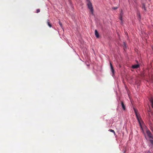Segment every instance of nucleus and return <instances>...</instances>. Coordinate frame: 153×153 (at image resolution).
Segmentation results:
<instances>
[{
    "label": "nucleus",
    "mask_w": 153,
    "mask_h": 153,
    "mask_svg": "<svg viewBox=\"0 0 153 153\" xmlns=\"http://www.w3.org/2000/svg\"><path fill=\"white\" fill-rule=\"evenodd\" d=\"M87 5L88 8L90 10L91 14L92 15H94V9L92 4L90 0H87Z\"/></svg>",
    "instance_id": "1"
},
{
    "label": "nucleus",
    "mask_w": 153,
    "mask_h": 153,
    "mask_svg": "<svg viewBox=\"0 0 153 153\" xmlns=\"http://www.w3.org/2000/svg\"><path fill=\"white\" fill-rule=\"evenodd\" d=\"M134 112L135 113V115H136L137 118L139 123L140 124V126H141V122H143V121L142 120V119L141 118V117L140 116V114L138 112L137 110L135 108H134Z\"/></svg>",
    "instance_id": "2"
},
{
    "label": "nucleus",
    "mask_w": 153,
    "mask_h": 153,
    "mask_svg": "<svg viewBox=\"0 0 153 153\" xmlns=\"http://www.w3.org/2000/svg\"><path fill=\"white\" fill-rule=\"evenodd\" d=\"M146 132L149 138L153 139V136L150 131L149 129H147Z\"/></svg>",
    "instance_id": "3"
},
{
    "label": "nucleus",
    "mask_w": 153,
    "mask_h": 153,
    "mask_svg": "<svg viewBox=\"0 0 153 153\" xmlns=\"http://www.w3.org/2000/svg\"><path fill=\"white\" fill-rule=\"evenodd\" d=\"M110 68H111V72L112 73V75H113V76L114 74L115 71H114V68L112 66V65L111 64V63L110 62Z\"/></svg>",
    "instance_id": "4"
},
{
    "label": "nucleus",
    "mask_w": 153,
    "mask_h": 153,
    "mask_svg": "<svg viewBox=\"0 0 153 153\" xmlns=\"http://www.w3.org/2000/svg\"><path fill=\"white\" fill-rule=\"evenodd\" d=\"M95 35L97 38H99V35L97 31V30H95Z\"/></svg>",
    "instance_id": "5"
},
{
    "label": "nucleus",
    "mask_w": 153,
    "mask_h": 153,
    "mask_svg": "<svg viewBox=\"0 0 153 153\" xmlns=\"http://www.w3.org/2000/svg\"><path fill=\"white\" fill-rule=\"evenodd\" d=\"M121 105L123 109V110H125L126 109V108L123 102L122 101H121Z\"/></svg>",
    "instance_id": "6"
},
{
    "label": "nucleus",
    "mask_w": 153,
    "mask_h": 153,
    "mask_svg": "<svg viewBox=\"0 0 153 153\" xmlns=\"http://www.w3.org/2000/svg\"><path fill=\"white\" fill-rule=\"evenodd\" d=\"M139 66L138 65H135L132 66V68L134 69L137 68H139Z\"/></svg>",
    "instance_id": "7"
},
{
    "label": "nucleus",
    "mask_w": 153,
    "mask_h": 153,
    "mask_svg": "<svg viewBox=\"0 0 153 153\" xmlns=\"http://www.w3.org/2000/svg\"><path fill=\"white\" fill-rule=\"evenodd\" d=\"M47 24L50 27H52V25L51 24L49 20H48L47 21Z\"/></svg>",
    "instance_id": "8"
},
{
    "label": "nucleus",
    "mask_w": 153,
    "mask_h": 153,
    "mask_svg": "<svg viewBox=\"0 0 153 153\" xmlns=\"http://www.w3.org/2000/svg\"><path fill=\"white\" fill-rule=\"evenodd\" d=\"M109 131L113 133L114 135H116L115 133L114 130L111 129H110L109 130Z\"/></svg>",
    "instance_id": "9"
},
{
    "label": "nucleus",
    "mask_w": 153,
    "mask_h": 153,
    "mask_svg": "<svg viewBox=\"0 0 153 153\" xmlns=\"http://www.w3.org/2000/svg\"><path fill=\"white\" fill-rule=\"evenodd\" d=\"M142 8L144 9L145 10H146V8L145 7V5L144 4H142Z\"/></svg>",
    "instance_id": "10"
},
{
    "label": "nucleus",
    "mask_w": 153,
    "mask_h": 153,
    "mask_svg": "<svg viewBox=\"0 0 153 153\" xmlns=\"http://www.w3.org/2000/svg\"><path fill=\"white\" fill-rule=\"evenodd\" d=\"M151 103V105L153 108V100L151 99L150 100Z\"/></svg>",
    "instance_id": "11"
},
{
    "label": "nucleus",
    "mask_w": 153,
    "mask_h": 153,
    "mask_svg": "<svg viewBox=\"0 0 153 153\" xmlns=\"http://www.w3.org/2000/svg\"><path fill=\"white\" fill-rule=\"evenodd\" d=\"M59 23L61 28H62V25L61 22L60 21H59Z\"/></svg>",
    "instance_id": "12"
},
{
    "label": "nucleus",
    "mask_w": 153,
    "mask_h": 153,
    "mask_svg": "<svg viewBox=\"0 0 153 153\" xmlns=\"http://www.w3.org/2000/svg\"><path fill=\"white\" fill-rule=\"evenodd\" d=\"M123 47L124 50H125V49L126 48V44L125 42L123 43Z\"/></svg>",
    "instance_id": "13"
},
{
    "label": "nucleus",
    "mask_w": 153,
    "mask_h": 153,
    "mask_svg": "<svg viewBox=\"0 0 153 153\" xmlns=\"http://www.w3.org/2000/svg\"><path fill=\"white\" fill-rule=\"evenodd\" d=\"M122 15H120V17H119V19H120L121 21H122Z\"/></svg>",
    "instance_id": "14"
},
{
    "label": "nucleus",
    "mask_w": 153,
    "mask_h": 153,
    "mask_svg": "<svg viewBox=\"0 0 153 153\" xmlns=\"http://www.w3.org/2000/svg\"><path fill=\"white\" fill-rule=\"evenodd\" d=\"M40 11V10L39 9H37L36 10V13H39Z\"/></svg>",
    "instance_id": "15"
},
{
    "label": "nucleus",
    "mask_w": 153,
    "mask_h": 153,
    "mask_svg": "<svg viewBox=\"0 0 153 153\" xmlns=\"http://www.w3.org/2000/svg\"><path fill=\"white\" fill-rule=\"evenodd\" d=\"M150 141L151 143H152V144L153 145V140H150Z\"/></svg>",
    "instance_id": "16"
},
{
    "label": "nucleus",
    "mask_w": 153,
    "mask_h": 153,
    "mask_svg": "<svg viewBox=\"0 0 153 153\" xmlns=\"http://www.w3.org/2000/svg\"><path fill=\"white\" fill-rule=\"evenodd\" d=\"M118 8L117 7H113L112 8V9L114 10H116V9H117V8Z\"/></svg>",
    "instance_id": "17"
},
{
    "label": "nucleus",
    "mask_w": 153,
    "mask_h": 153,
    "mask_svg": "<svg viewBox=\"0 0 153 153\" xmlns=\"http://www.w3.org/2000/svg\"><path fill=\"white\" fill-rule=\"evenodd\" d=\"M122 15V16H123V13H122V11L121 12V13H120V15Z\"/></svg>",
    "instance_id": "18"
},
{
    "label": "nucleus",
    "mask_w": 153,
    "mask_h": 153,
    "mask_svg": "<svg viewBox=\"0 0 153 153\" xmlns=\"http://www.w3.org/2000/svg\"><path fill=\"white\" fill-rule=\"evenodd\" d=\"M152 50H153V47H152Z\"/></svg>",
    "instance_id": "19"
}]
</instances>
